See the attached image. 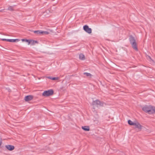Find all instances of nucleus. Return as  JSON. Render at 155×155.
<instances>
[{
  "mask_svg": "<svg viewBox=\"0 0 155 155\" xmlns=\"http://www.w3.org/2000/svg\"><path fill=\"white\" fill-rule=\"evenodd\" d=\"M37 43V41H34L31 40V44L32 45H34L35 43Z\"/></svg>",
  "mask_w": 155,
  "mask_h": 155,
  "instance_id": "dca6fc26",
  "label": "nucleus"
},
{
  "mask_svg": "<svg viewBox=\"0 0 155 155\" xmlns=\"http://www.w3.org/2000/svg\"><path fill=\"white\" fill-rule=\"evenodd\" d=\"M3 10H0V12H3Z\"/></svg>",
  "mask_w": 155,
  "mask_h": 155,
  "instance_id": "4be33fe9",
  "label": "nucleus"
},
{
  "mask_svg": "<svg viewBox=\"0 0 155 155\" xmlns=\"http://www.w3.org/2000/svg\"><path fill=\"white\" fill-rule=\"evenodd\" d=\"M34 33L37 35H41L42 34V31L38 30L35 31H34Z\"/></svg>",
  "mask_w": 155,
  "mask_h": 155,
  "instance_id": "9b49d317",
  "label": "nucleus"
},
{
  "mask_svg": "<svg viewBox=\"0 0 155 155\" xmlns=\"http://www.w3.org/2000/svg\"><path fill=\"white\" fill-rule=\"evenodd\" d=\"M5 147L7 149L10 151L13 150L15 148L13 146L11 145H6Z\"/></svg>",
  "mask_w": 155,
  "mask_h": 155,
  "instance_id": "1a4fd4ad",
  "label": "nucleus"
},
{
  "mask_svg": "<svg viewBox=\"0 0 155 155\" xmlns=\"http://www.w3.org/2000/svg\"><path fill=\"white\" fill-rule=\"evenodd\" d=\"M28 42V45H29L30 44H31V40H29V41Z\"/></svg>",
  "mask_w": 155,
  "mask_h": 155,
  "instance_id": "6ab92c4d",
  "label": "nucleus"
},
{
  "mask_svg": "<svg viewBox=\"0 0 155 155\" xmlns=\"http://www.w3.org/2000/svg\"><path fill=\"white\" fill-rule=\"evenodd\" d=\"M79 59L80 60H84L85 59V57L82 54H81L79 56Z\"/></svg>",
  "mask_w": 155,
  "mask_h": 155,
  "instance_id": "f8f14e48",
  "label": "nucleus"
},
{
  "mask_svg": "<svg viewBox=\"0 0 155 155\" xmlns=\"http://www.w3.org/2000/svg\"><path fill=\"white\" fill-rule=\"evenodd\" d=\"M26 40L25 41L27 42H28L29 41V40H27V39H26V40Z\"/></svg>",
  "mask_w": 155,
  "mask_h": 155,
  "instance_id": "5701e85b",
  "label": "nucleus"
},
{
  "mask_svg": "<svg viewBox=\"0 0 155 155\" xmlns=\"http://www.w3.org/2000/svg\"><path fill=\"white\" fill-rule=\"evenodd\" d=\"M128 123L129 124L131 125H134L135 122H133L130 120H128Z\"/></svg>",
  "mask_w": 155,
  "mask_h": 155,
  "instance_id": "ddd939ff",
  "label": "nucleus"
},
{
  "mask_svg": "<svg viewBox=\"0 0 155 155\" xmlns=\"http://www.w3.org/2000/svg\"><path fill=\"white\" fill-rule=\"evenodd\" d=\"M2 41H6L10 42H15L16 41H19L18 39H1Z\"/></svg>",
  "mask_w": 155,
  "mask_h": 155,
  "instance_id": "423d86ee",
  "label": "nucleus"
},
{
  "mask_svg": "<svg viewBox=\"0 0 155 155\" xmlns=\"http://www.w3.org/2000/svg\"><path fill=\"white\" fill-rule=\"evenodd\" d=\"M33 97V96L32 95L26 96L25 97V100L26 101H28L32 100Z\"/></svg>",
  "mask_w": 155,
  "mask_h": 155,
  "instance_id": "6e6552de",
  "label": "nucleus"
},
{
  "mask_svg": "<svg viewBox=\"0 0 155 155\" xmlns=\"http://www.w3.org/2000/svg\"><path fill=\"white\" fill-rule=\"evenodd\" d=\"M134 125H135V127L139 129L140 130L142 129V126L137 122H135Z\"/></svg>",
  "mask_w": 155,
  "mask_h": 155,
  "instance_id": "0eeeda50",
  "label": "nucleus"
},
{
  "mask_svg": "<svg viewBox=\"0 0 155 155\" xmlns=\"http://www.w3.org/2000/svg\"><path fill=\"white\" fill-rule=\"evenodd\" d=\"M53 91L52 90H50L44 91L42 94L43 96H49L52 95L53 94Z\"/></svg>",
  "mask_w": 155,
  "mask_h": 155,
  "instance_id": "20e7f679",
  "label": "nucleus"
},
{
  "mask_svg": "<svg viewBox=\"0 0 155 155\" xmlns=\"http://www.w3.org/2000/svg\"><path fill=\"white\" fill-rule=\"evenodd\" d=\"M142 109L143 111L149 114H155V107L151 105H145Z\"/></svg>",
  "mask_w": 155,
  "mask_h": 155,
  "instance_id": "f257e3e1",
  "label": "nucleus"
},
{
  "mask_svg": "<svg viewBox=\"0 0 155 155\" xmlns=\"http://www.w3.org/2000/svg\"><path fill=\"white\" fill-rule=\"evenodd\" d=\"M7 10L10 11H13L14 10L12 6H9L7 9Z\"/></svg>",
  "mask_w": 155,
  "mask_h": 155,
  "instance_id": "4468645a",
  "label": "nucleus"
},
{
  "mask_svg": "<svg viewBox=\"0 0 155 155\" xmlns=\"http://www.w3.org/2000/svg\"><path fill=\"white\" fill-rule=\"evenodd\" d=\"M84 74L86 75L87 76H91V75L90 73L87 72H84Z\"/></svg>",
  "mask_w": 155,
  "mask_h": 155,
  "instance_id": "2eb2a0df",
  "label": "nucleus"
},
{
  "mask_svg": "<svg viewBox=\"0 0 155 155\" xmlns=\"http://www.w3.org/2000/svg\"><path fill=\"white\" fill-rule=\"evenodd\" d=\"M82 128L85 131H89L90 130V128L88 126H82Z\"/></svg>",
  "mask_w": 155,
  "mask_h": 155,
  "instance_id": "9d476101",
  "label": "nucleus"
},
{
  "mask_svg": "<svg viewBox=\"0 0 155 155\" xmlns=\"http://www.w3.org/2000/svg\"><path fill=\"white\" fill-rule=\"evenodd\" d=\"M58 77H53L52 78V80H58Z\"/></svg>",
  "mask_w": 155,
  "mask_h": 155,
  "instance_id": "a211bd4d",
  "label": "nucleus"
},
{
  "mask_svg": "<svg viewBox=\"0 0 155 155\" xmlns=\"http://www.w3.org/2000/svg\"><path fill=\"white\" fill-rule=\"evenodd\" d=\"M148 58L150 59L151 60H152L151 59V58H150V56H148Z\"/></svg>",
  "mask_w": 155,
  "mask_h": 155,
  "instance_id": "b1692460",
  "label": "nucleus"
},
{
  "mask_svg": "<svg viewBox=\"0 0 155 155\" xmlns=\"http://www.w3.org/2000/svg\"><path fill=\"white\" fill-rule=\"evenodd\" d=\"M47 78H48L52 80V77L49 76V77H47Z\"/></svg>",
  "mask_w": 155,
  "mask_h": 155,
  "instance_id": "aec40b11",
  "label": "nucleus"
},
{
  "mask_svg": "<svg viewBox=\"0 0 155 155\" xmlns=\"http://www.w3.org/2000/svg\"><path fill=\"white\" fill-rule=\"evenodd\" d=\"M84 30L88 34H91L92 32L91 28H89L88 26L85 25L83 27Z\"/></svg>",
  "mask_w": 155,
  "mask_h": 155,
  "instance_id": "39448f33",
  "label": "nucleus"
},
{
  "mask_svg": "<svg viewBox=\"0 0 155 155\" xmlns=\"http://www.w3.org/2000/svg\"><path fill=\"white\" fill-rule=\"evenodd\" d=\"M49 34V32L48 31H42V34H43L44 35H48Z\"/></svg>",
  "mask_w": 155,
  "mask_h": 155,
  "instance_id": "f3484780",
  "label": "nucleus"
},
{
  "mask_svg": "<svg viewBox=\"0 0 155 155\" xmlns=\"http://www.w3.org/2000/svg\"><path fill=\"white\" fill-rule=\"evenodd\" d=\"M26 39H22L21 40L22 41H26V40H26Z\"/></svg>",
  "mask_w": 155,
  "mask_h": 155,
  "instance_id": "412c9836",
  "label": "nucleus"
},
{
  "mask_svg": "<svg viewBox=\"0 0 155 155\" xmlns=\"http://www.w3.org/2000/svg\"><path fill=\"white\" fill-rule=\"evenodd\" d=\"M104 103L103 102H101L98 100L93 101L92 105L93 108L94 109L95 107H98L99 106H103Z\"/></svg>",
  "mask_w": 155,
  "mask_h": 155,
  "instance_id": "7ed1b4c3",
  "label": "nucleus"
},
{
  "mask_svg": "<svg viewBox=\"0 0 155 155\" xmlns=\"http://www.w3.org/2000/svg\"><path fill=\"white\" fill-rule=\"evenodd\" d=\"M129 40L133 48L136 51H138L137 43L134 38L132 35H130V36Z\"/></svg>",
  "mask_w": 155,
  "mask_h": 155,
  "instance_id": "f03ea898",
  "label": "nucleus"
}]
</instances>
